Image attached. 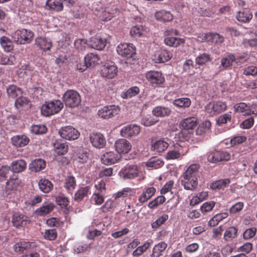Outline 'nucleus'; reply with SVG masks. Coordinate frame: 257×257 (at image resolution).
<instances>
[{
    "label": "nucleus",
    "mask_w": 257,
    "mask_h": 257,
    "mask_svg": "<svg viewBox=\"0 0 257 257\" xmlns=\"http://www.w3.org/2000/svg\"><path fill=\"white\" fill-rule=\"evenodd\" d=\"M89 139L92 146L96 148H102L106 144L104 137L100 133L91 134L90 135Z\"/></svg>",
    "instance_id": "aec40b11"
},
{
    "label": "nucleus",
    "mask_w": 257,
    "mask_h": 257,
    "mask_svg": "<svg viewBox=\"0 0 257 257\" xmlns=\"http://www.w3.org/2000/svg\"><path fill=\"white\" fill-rule=\"evenodd\" d=\"M156 191V189L154 187L145 188L141 195L138 198L139 202L141 205L146 203L152 197Z\"/></svg>",
    "instance_id": "5701e85b"
},
{
    "label": "nucleus",
    "mask_w": 257,
    "mask_h": 257,
    "mask_svg": "<svg viewBox=\"0 0 257 257\" xmlns=\"http://www.w3.org/2000/svg\"><path fill=\"white\" fill-rule=\"evenodd\" d=\"M146 79L153 86H157L163 84L165 81V78L162 73L158 71H150L146 74Z\"/></svg>",
    "instance_id": "f8f14e48"
},
{
    "label": "nucleus",
    "mask_w": 257,
    "mask_h": 257,
    "mask_svg": "<svg viewBox=\"0 0 257 257\" xmlns=\"http://www.w3.org/2000/svg\"><path fill=\"white\" fill-rule=\"evenodd\" d=\"M169 216L167 214H163L160 216L156 221H154L152 224V228L156 229L160 227L162 224L168 219Z\"/></svg>",
    "instance_id": "bf43d9fd"
},
{
    "label": "nucleus",
    "mask_w": 257,
    "mask_h": 257,
    "mask_svg": "<svg viewBox=\"0 0 257 257\" xmlns=\"http://www.w3.org/2000/svg\"><path fill=\"white\" fill-rule=\"evenodd\" d=\"M11 142L16 147H23L28 144L30 139L25 135H16L11 138Z\"/></svg>",
    "instance_id": "393cba45"
},
{
    "label": "nucleus",
    "mask_w": 257,
    "mask_h": 257,
    "mask_svg": "<svg viewBox=\"0 0 257 257\" xmlns=\"http://www.w3.org/2000/svg\"><path fill=\"white\" fill-rule=\"evenodd\" d=\"M181 184L185 190L194 191L198 186V178L182 177Z\"/></svg>",
    "instance_id": "4be33fe9"
},
{
    "label": "nucleus",
    "mask_w": 257,
    "mask_h": 257,
    "mask_svg": "<svg viewBox=\"0 0 257 257\" xmlns=\"http://www.w3.org/2000/svg\"><path fill=\"white\" fill-rule=\"evenodd\" d=\"M140 91L139 87L137 86L131 87L128 89L126 91L121 93V97L123 98H131L138 94Z\"/></svg>",
    "instance_id": "680f3d73"
},
{
    "label": "nucleus",
    "mask_w": 257,
    "mask_h": 257,
    "mask_svg": "<svg viewBox=\"0 0 257 257\" xmlns=\"http://www.w3.org/2000/svg\"><path fill=\"white\" fill-rule=\"evenodd\" d=\"M12 37L17 44H24L32 41L33 33L26 29L18 30L12 34Z\"/></svg>",
    "instance_id": "39448f33"
},
{
    "label": "nucleus",
    "mask_w": 257,
    "mask_h": 257,
    "mask_svg": "<svg viewBox=\"0 0 257 257\" xmlns=\"http://www.w3.org/2000/svg\"><path fill=\"white\" fill-rule=\"evenodd\" d=\"M188 151V148L187 146L176 143L170 148L166 155V159L175 160L181 158L187 153Z\"/></svg>",
    "instance_id": "20e7f679"
},
{
    "label": "nucleus",
    "mask_w": 257,
    "mask_h": 257,
    "mask_svg": "<svg viewBox=\"0 0 257 257\" xmlns=\"http://www.w3.org/2000/svg\"><path fill=\"white\" fill-rule=\"evenodd\" d=\"M62 98L65 105L70 108L78 106L81 102L79 94L74 90H67L64 93Z\"/></svg>",
    "instance_id": "7ed1b4c3"
},
{
    "label": "nucleus",
    "mask_w": 257,
    "mask_h": 257,
    "mask_svg": "<svg viewBox=\"0 0 257 257\" xmlns=\"http://www.w3.org/2000/svg\"><path fill=\"white\" fill-rule=\"evenodd\" d=\"M155 17L157 20L164 22H170L173 19V16L171 12L165 10L156 12Z\"/></svg>",
    "instance_id": "7c9ffc66"
},
{
    "label": "nucleus",
    "mask_w": 257,
    "mask_h": 257,
    "mask_svg": "<svg viewBox=\"0 0 257 257\" xmlns=\"http://www.w3.org/2000/svg\"><path fill=\"white\" fill-rule=\"evenodd\" d=\"M117 73V68L112 63L104 64L101 69L102 76L108 79L114 78Z\"/></svg>",
    "instance_id": "a211bd4d"
},
{
    "label": "nucleus",
    "mask_w": 257,
    "mask_h": 257,
    "mask_svg": "<svg viewBox=\"0 0 257 257\" xmlns=\"http://www.w3.org/2000/svg\"><path fill=\"white\" fill-rule=\"evenodd\" d=\"M116 51L119 55L131 58L136 53V48L132 44L121 43L117 46Z\"/></svg>",
    "instance_id": "ddd939ff"
},
{
    "label": "nucleus",
    "mask_w": 257,
    "mask_h": 257,
    "mask_svg": "<svg viewBox=\"0 0 257 257\" xmlns=\"http://www.w3.org/2000/svg\"><path fill=\"white\" fill-rule=\"evenodd\" d=\"M172 58L171 54L166 50H163L158 54L157 62L164 63Z\"/></svg>",
    "instance_id": "864d4df0"
},
{
    "label": "nucleus",
    "mask_w": 257,
    "mask_h": 257,
    "mask_svg": "<svg viewBox=\"0 0 257 257\" xmlns=\"http://www.w3.org/2000/svg\"><path fill=\"white\" fill-rule=\"evenodd\" d=\"M7 92L9 97L15 98L22 93V89L15 85H10L7 88Z\"/></svg>",
    "instance_id": "09e8293b"
},
{
    "label": "nucleus",
    "mask_w": 257,
    "mask_h": 257,
    "mask_svg": "<svg viewBox=\"0 0 257 257\" xmlns=\"http://www.w3.org/2000/svg\"><path fill=\"white\" fill-rule=\"evenodd\" d=\"M226 109V104L221 101L210 102L205 106L206 112L211 116L218 115Z\"/></svg>",
    "instance_id": "0eeeda50"
},
{
    "label": "nucleus",
    "mask_w": 257,
    "mask_h": 257,
    "mask_svg": "<svg viewBox=\"0 0 257 257\" xmlns=\"http://www.w3.org/2000/svg\"><path fill=\"white\" fill-rule=\"evenodd\" d=\"M76 186V181L73 176H69L65 180L64 187L68 193L72 194Z\"/></svg>",
    "instance_id": "58836bf2"
},
{
    "label": "nucleus",
    "mask_w": 257,
    "mask_h": 257,
    "mask_svg": "<svg viewBox=\"0 0 257 257\" xmlns=\"http://www.w3.org/2000/svg\"><path fill=\"white\" fill-rule=\"evenodd\" d=\"M106 44V39L97 35L92 37L89 42V45L91 48L98 50L104 49Z\"/></svg>",
    "instance_id": "412c9836"
},
{
    "label": "nucleus",
    "mask_w": 257,
    "mask_h": 257,
    "mask_svg": "<svg viewBox=\"0 0 257 257\" xmlns=\"http://www.w3.org/2000/svg\"><path fill=\"white\" fill-rule=\"evenodd\" d=\"M21 184V180L18 178L17 175L14 174L6 182L5 191L6 193L9 194L12 191L16 190Z\"/></svg>",
    "instance_id": "f3484780"
},
{
    "label": "nucleus",
    "mask_w": 257,
    "mask_h": 257,
    "mask_svg": "<svg viewBox=\"0 0 257 257\" xmlns=\"http://www.w3.org/2000/svg\"><path fill=\"white\" fill-rule=\"evenodd\" d=\"M15 57L14 56H10L0 54V64L1 65H12L14 64Z\"/></svg>",
    "instance_id": "0e129e2a"
},
{
    "label": "nucleus",
    "mask_w": 257,
    "mask_h": 257,
    "mask_svg": "<svg viewBox=\"0 0 257 257\" xmlns=\"http://www.w3.org/2000/svg\"><path fill=\"white\" fill-rule=\"evenodd\" d=\"M237 229L234 227H230L227 228L224 234V239L227 241H231L236 237Z\"/></svg>",
    "instance_id": "3c124183"
},
{
    "label": "nucleus",
    "mask_w": 257,
    "mask_h": 257,
    "mask_svg": "<svg viewBox=\"0 0 257 257\" xmlns=\"http://www.w3.org/2000/svg\"><path fill=\"white\" fill-rule=\"evenodd\" d=\"M236 60L235 55L232 53H227V55L223 57L220 61V65L225 69L231 67Z\"/></svg>",
    "instance_id": "72a5a7b5"
},
{
    "label": "nucleus",
    "mask_w": 257,
    "mask_h": 257,
    "mask_svg": "<svg viewBox=\"0 0 257 257\" xmlns=\"http://www.w3.org/2000/svg\"><path fill=\"white\" fill-rule=\"evenodd\" d=\"M165 201L166 198L164 196H159L152 201H150L148 204V207L150 209L156 208L160 205L163 204Z\"/></svg>",
    "instance_id": "6e6d98bb"
},
{
    "label": "nucleus",
    "mask_w": 257,
    "mask_h": 257,
    "mask_svg": "<svg viewBox=\"0 0 257 257\" xmlns=\"http://www.w3.org/2000/svg\"><path fill=\"white\" fill-rule=\"evenodd\" d=\"M150 243L145 242L143 245L138 246L132 252V255L134 257L141 256L150 247Z\"/></svg>",
    "instance_id": "603ef678"
},
{
    "label": "nucleus",
    "mask_w": 257,
    "mask_h": 257,
    "mask_svg": "<svg viewBox=\"0 0 257 257\" xmlns=\"http://www.w3.org/2000/svg\"><path fill=\"white\" fill-rule=\"evenodd\" d=\"M230 183L229 179H220L212 182L210 187L213 190L224 189Z\"/></svg>",
    "instance_id": "a19ab883"
},
{
    "label": "nucleus",
    "mask_w": 257,
    "mask_h": 257,
    "mask_svg": "<svg viewBox=\"0 0 257 257\" xmlns=\"http://www.w3.org/2000/svg\"><path fill=\"white\" fill-rule=\"evenodd\" d=\"M211 60L210 55L205 53L200 54L195 58V62L199 65L205 64Z\"/></svg>",
    "instance_id": "4d7b16f0"
},
{
    "label": "nucleus",
    "mask_w": 257,
    "mask_h": 257,
    "mask_svg": "<svg viewBox=\"0 0 257 257\" xmlns=\"http://www.w3.org/2000/svg\"><path fill=\"white\" fill-rule=\"evenodd\" d=\"M216 202L213 201L206 202L201 205L200 210L202 213H207L212 210Z\"/></svg>",
    "instance_id": "338daca9"
},
{
    "label": "nucleus",
    "mask_w": 257,
    "mask_h": 257,
    "mask_svg": "<svg viewBox=\"0 0 257 257\" xmlns=\"http://www.w3.org/2000/svg\"><path fill=\"white\" fill-rule=\"evenodd\" d=\"M252 15L247 10H243L239 11L236 15V18L238 21L246 23H248L252 19Z\"/></svg>",
    "instance_id": "ea45409f"
},
{
    "label": "nucleus",
    "mask_w": 257,
    "mask_h": 257,
    "mask_svg": "<svg viewBox=\"0 0 257 257\" xmlns=\"http://www.w3.org/2000/svg\"><path fill=\"white\" fill-rule=\"evenodd\" d=\"M191 104V101L190 98L187 97H182L175 99L173 101V104L181 109H185L190 107Z\"/></svg>",
    "instance_id": "4c0bfd02"
},
{
    "label": "nucleus",
    "mask_w": 257,
    "mask_h": 257,
    "mask_svg": "<svg viewBox=\"0 0 257 257\" xmlns=\"http://www.w3.org/2000/svg\"><path fill=\"white\" fill-rule=\"evenodd\" d=\"M179 33L178 30L174 29L166 30L164 32L165 38L164 40V43L169 46L177 47L182 44L185 43V40L183 38H180L174 37V36H178Z\"/></svg>",
    "instance_id": "f03ea898"
},
{
    "label": "nucleus",
    "mask_w": 257,
    "mask_h": 257,
    "mask_svg": "<svg viewBox=\"0 0 257 257\" xmlns=\"http://www.w3.org/2000/svg\"><path fill=\"white\" fill-rule=\"evenodd\" d=\"M118 12L115 6H109L106 7L102 13V19L104 21L111 20Z\"/></svg>",
    "instance_id": "473e14b6"
},
{
    "label": "nucleus",
    "mask_w": 257,
    "mask_h": 257,
    "mask_svg": "<svg viewBox=\"0 0 257 257\" xmlns=\"http://www.w3.org/2000/svg\"><path fill=\"white\" fill-rule=\"evenodd\" d=\"M172 110L170 108L161 106H156L152 110L154 115L160 117L169 116Z\"/></svg>",
    "instance_id": "c85d7f7f"
},
{
    "label": "nucleus",
    "mask_w": 257,
    "mask_h": 257,
    "mask_svg": "<svg viewBox=\"0 0 257 257\" xmlns=\"http://www.w3.org/2000/svg\"><path fill=\"white\" fill-rule=\"evenodd\" d=\"M133 193V190L132 188L126 187L122 189L120 191L118 192L117 193L113 195L115 200L119 198L126 197L128 196H131Z\"/></svg>",
    "instance_id": "e2e57ef3"
},
{
    "label": "nucleus",
    "mask_w": 257,
    "mask_h": 257,
    "mask_svg": "<svg viewBox=\"0 0 257 257\" xmlns=\"http://www.w3.org/2000/svg\"><path fill=\"white\" fill-rule=\"evenodd\" d=\"M230 154L226 151H215L210 152L207 155V160L211 163L227 161L230 159Z\"/></svg>",
    "instance_id": "1a4fd4ad"
},
{
    "label": "nucleus",
    "mask_w": 257,
    "mask_h": 257,
    "mask_svg": "<svg viewBox=\"0 0 257 257\" xmlns=\"http://www.w3.org/2000/svg\"><path fill=\"white\" fill-rule=\"evenodd\" d=\"M84 60L89 68H92L99 64L100 57L98 55L91 53L84 57Z\"/></svg>",
    "instance_id": "f704fd0d"
},
{
    "label": "nucleus",
    "mask_w": 257,
    "mask_h": 257,
    "mask_svg": "<svg viewBox=\"0 0 257 257\" xmlns=\"http://www.w3.org/2000/svg\"><path fill=\"white\" fill-rule=\"evenodd\" d=\"M46 167V162L41 159H35L29 166V169L31 172H37Z\"/></svg>",
    "instance_id": "c756f323"
},
{
    "label": "nucleus",
    "mask_w": 257,
    "mask_h": 257,
    "mask_svg": "<svg viewBox=\"0 0 257 257\" xmlns=\"http://www.w3.org/2000/svg\"><path fill=\"white\" fill-rule=\"evenodd\" d=\"M32 133L35 135H41L46 133L47 128L45 125L36 124L31 126Z\"/></svg>",
    "instance_id": "69168bd1"
},
{
    "label": "nucleus",
    "mask_w": 257,
    "mask_h": 257,
    "mask_svg": "<svg viewBox=\"0 0 257 257\" xmlns=\"http://www.w3.org/2000/svg\"><path fill=\"white\" fill-rule=\"evenodd\" d=\"M55 201L57 204L62 208L67 207L69 205L68 198L63 195H59L55 198Z\"/></svg>",
    "instance_id": "774afa93"
},
{
    "label": "nucleus",
    "mask_w": 257,
    "mask_h": 257,
    "mask_svg": "<svg viewBox=\"0 0 257 257\" xmlns=\"http://www.w3.org/2000/svg\"><path fill=\"white\" fill-rule=\"evenodd\" d=\"M211 122L209 121H203L196 130L197 135H202L207 132L211 127Z\"/></svg>",
    "instance_id": "052dcab7"
},
{
    "label": "nucleus",
    "mask_w": 257,
    "mask_h": 257,
    "mask_svg": "<svg viewBox=\"0 0 257 257\" xmlns=\"http://www.w3.org/2000/svg\"><path fill=\"white\" fill-rule=\"evenodd\" d=\"M169 146L168 143L164 140H159L156 141L153 145L154 150L158 152H162L166 150Z\"/></svg>",
    "instance_id": "8fccbe9b"
},
{
    "label": "nucleus",
    "mask_w": 257,
    "mask_h": 257,
    "mask_svg": "<svg viewBox=\"0 0 257 257\" xmlns=\"http://www.w3.org/2000/svg\"><path fill=\"white\" fill-rule=\"evenodd\" d=\"M180 125L183 130L180 133L179 137L187 141L189 139V136L187 134V131L193 130L196 126L197 119L195 117H189L183 119L180 122Z\"/></svg>",
    "instance_id": "423d86ee"
},
{
    "label": "nucleus",
    "mask_w": 257,
    "mask_h": 257,
    "mask_svg": "<svg viewBox=\"0 0 257 257\" xmlns=\"http://www.w3.org/2000/svg\"><path fill=\"white\" fill-rule=\"evenodd\" d=\"M46 9L56 12H60L63 9L62 0H47L46 5Z\"/></svg>",
    "instance_id": "2f4dec72"
},
{
    "label": "nucleus",
    "mask_w": 257,
    "mask_h": 257,
    "mask_svg": "<svg viewBox=\"0 0 257 257\" xmlns=\"http://www.w3.org/2000/svg\"><path fill=\"white\" fill-rule=\"evenodd\" d=\"M12 222L14 226L21 228L25 227L30 222V220L27 216L15 213L12 216Z\"/></svg>",
    "instance_id": "4468645a"
},
{
    "label": "nucleus",
    "mask_w": 257,
    "mask_h": 257,
    "mask_svg": "<svg viewBox=\"0 0 257 257\" xmlns=\"http://www.w3.org/2000/svg\"><path fill=\"white\" fill-rule=\"evenodd\" d=\"M115 148L116 152L120 154H126L132 149L131 144L124 139H118L115 143Z\"/></svg>",
    "instance_id": "dca6fc26"
},
{
    "label": "nucleus",
    "mask_w": 257,
    "mask_h": 257,
    "mask_svg": "<svg viewBox=\"0 0 257 257\" xmlns=\"http://www.w3.org/2000/svg\"><path fill=\"white\" fill-rule=\"evenodd\" d=\"M120 158L117 152L109 151L104 153L101 158V162L105 165H109L116 163Z\"/></svg>",
    "instance_id": "6ab92c4d"
},
{
    "label": "nucleus",
    "mask_w": 257,
    "mask_h": 257,
    "mask_svg": "<svg viewBox=\"0 0 257 257\" xmlns=\"http://www.w3.org/2000/svg\"><path fill=\"white\" fill-rule=\"evenodd\" d=\"M139 170L136 165H126L122 168L119 174L124 179H133L139 175Z\"/></svg>",
    "instance_id": "9b49d317"
},
{
    "label": "nucleus",
    "mask_w": 257,
    "mask_h": 257,
    "mask_svg": "<svg viewBox=\"0 0 257 257\" xmlns=\"http://www.w3.org/2000/svg\"><path fill=\"white\" fill-rule=\"evenodd\" d=\"M228 216L227 212H221L214 215L208 222V225L210 226H215L223 219Z\"/></svg>",
    "instance_id": "49530a36"
},
{
    "label": "nucleus",
    "mask_w": 257,
    "mask_h": 257,
    "mask_svg": "<svg viewBox=\"0 0 257 257\" xmlns=\"http://www.w3.org/2000/svg\"><path fill=\"white\" fill-rule=\"evenodd\" d=\"M53 147L56 154L58 155H63L68 152V145L65 143H61L58 141L55 142L53 144Z\"/></svg>",
    "instance_id": "c03bdc74"
},
{
    "label": "nucleus",
    "mask_w": 257,
    "mask_h": 257,
    "mask_svg": "<svg viewBox=\"0 0 257 257\" xmlns=\"http://www.w3.org/2000/svg\"><path fill=\"white\" fill-rule=\"evenodd\" d=\"M55 208L52 203H43V205L36 210V213L39 216H45L50 213Z\"/></svg>",
    "instance_id": "e433bc0d"
},
{
    "label": "nucleus",
    "mask_w": 257,
    "mask_h": 257,
    "mask_svg": "<svg viewBox=\"0 0 257 257\" xmlns=\"http://www.w3.org/2000/svg\"><path fill=\"white\" fill-rule=\"evenodd\" d=\"M199 168V164L191 165L183 173L182 177L198 178Z\"/></svg>",
    "instance_id": "bb28decb"
},
{
    "label": "nucleus",
    "mask_w": 257,
    "mask_h": 257,
    "mask_svg": "<svg viewBox=\"0 0 257 257\" xmlns=\"http://www.w3.org/2000/svg\"><path fill=\"white\" fill-rule=\"evenodd\" d=\"M141 128L137 124H130L123 127L120 131V135L124 138L136 136L140 133Z\"/></svg>",
    "instance_id": "2eb2a0df"
},
{
    "label": "nucleus",
    "mask_w": 257,
    "mask_h": 257,
    "mask_svg": "<svg viewBox=\"0 0 257 257\" xmlns=\"http://www.w3.org/2000/svg\"><path fill=\"white\" fill-rule=\"evenodd\" d=\"M27 167V163L23 160H18L13 161L9 167L10 170L14 173H21L23 172Z\"/></svg>",
    "instance_id": "a878e982"
},
{
    "label": "nucleus",
    "mask_w": 257,
    "mask_h": 257,
    "mask_svg": "<svg viewBox=\"0 0 257 257\" xmlns=\"http://www.w3.org/2000/svg\"><path fill=\"white\" fill-rule=\"evenodd\" d=\"M90 189L91 186L89 185L85 187H80L74 194V201L78 202L81 201L88 194L91 193Z\"/></svg>",
    "instance_id": "b1692460"
},
{
    "label": "nucleus",
    "mask_w": 257,
    "mask_h": 257,
    "mask_svg": "<svg viewBox=\"0 0 257 257\" xmlns=\"http://www.w3.org/2000/svg\"><path fill=\"white\" fill-rule=\"evenodd\" d=\"M117 203L115 200L109 199L100 208L102 212H107L116 207Z\"/></svg>",
    "instance_id": "5fc2aeb1"
},
{
    "label": "nucleus",
    "mask_w": 257,
    "mask_h": 257,
    "mask_svg": "<svg viewBox=\"0 0 257 257\" xmlns=\"http://www.w3.org/2000/svg\"><path fill=\"white\" fill-rule=\"evenodd\" d=\"M38 185L40 190L45 193H49L53 188V185L52 182L46 179L40 180Z\"/></svg>",
    "instance_id": "37998d69"
},
{
    "label": "nucleus",
    "mask_w": 257,
    "mask_h": 257,
    "mask_svg": "<svg viewBox=\"0 0 257 257\" xmlns=\"http://www.w3.org/2000/svg\"><path fill=\"white\" fill-rule=\"evenodd\" d=\"M167 246V244L164 241L159 242L154 246L151 257H160L163 255Z\"/></svg>",
    "instance_id": "cd10ccee"
},
{
    "label": "nucleus",
    "mask_w": 257,
    "mask_h": 257,
    "mask_svg": "<svg viewBox=\"0 0 257 257\" xmlns=\"http://www.w3.org/2000/svg\"><path fill=\"white\" fill-rule=\"evenodd\" d=\"M63 103L59 99L46 102L41 108L42 114L44 116H49L59 112L63 108Z\"/></svg>",
    "instance_id": "f257e3e1"
},
{
    "label": "nucleus",
    "mask_w": 257,
    "mask_h": 257,
    "mask_svg": "<svg viewBox=\"0 0 257 257\" xmlns=\"http://www.w3.org/2000/svg\"><path fill=\"white\" fill-rule=\"evenodd\" d=\"M163 165L164 162L156 157L150 159L146 163V166L148 167L154 168L155 169H158L163 166Z\"/></svg>",
    "instance_id": "13d9d810"
},
{
    "label": "nucleus",
    "mask_w": 257,
    "mask_h": 257,
    "mask_svg": "<svg viewBox=\"0 0 257 257\" xmlns=\"http://www.w3.org/2000/svg\"><path fill=\"white\" fill-rule=\"evenodd\" d=\"M0 44L5 51L9 52L13 50L12 41L7 37L3 36L0 38Z\"/></svg>",
    "instance_id": "de8ad7c7"
},
{
    "label": "nucleus",
    "mask_w": 257,
    "mask_h": 257,
    "mask_svg": "<svg viewBox=\"0 0 257 257\" xmlns=\"http://www.w3.org/2000/svg\"><path fill=\"white\" fill-rule=\"evenodd\" d=\"M31 246V243L29 241H21L16 243L13 246L14 250L18 254H21Z\"/></svg>",
    "instance_id": "79ce46f5"
},
{
    "label": "nucleus",
    "mask_w": 257,
    "mask_h": 257,
    "mask_svg": "<svg viewBox=\"0 0 257 257\" xmlns=\"http://www.w3.org/2000/svg\"><path fill=\"white\" fill-rule=\"evenodd\" d=\"M36 44L41 49L47 51L52 47L51 42L45 38H38L36 39Z\"/></svg>",
    "instance_id": "a18cd8bd"
},
{
    "label": "nucleus",
    "mask_w": 257,
    "mask_h": 257,
    "mask_svg": "<svg viewBox=\"0 0 257 257\" xmlns=\"http://www.w3.org/2000/svg\"><path fill=\"white\" fill-rule=\"evenodd\" d=\"M120 108L118 106L115 105H107L100 108L97 112V114L100 118L103 119L111 118L119 113Z\"/></svg>",
    "instance_id": "6e6552de"
},
{
    "label": "nucleus",
    "mask_w": 257,
    "mask_h": 257,
    "mask_svg": "<svg viewBox=\"0 0 257 257\" xmlns=\"http://www.w3.org/2000/svg\"><path fill=\"white\" fill-rule=\"evenodd\" d=\"M60 136L67 140L71 141L78 139L80 136L79 132L72 126H66L59 130Z\"/></svg>",
    "instance_id": "9d476101"
},
{
    "label": "nucleus",
    "mask_w": 257,
    "mask_h": 257,
    "mask_svg": "<svg viewBox=\"0 0 257 257\" xmlns=\"http://www.w3.org/2000/svg\"><path fill=\"white\" fill-rule=\"evenodd\" d=\"M233 107L236 112L241 113L244 115H249L253 113V111L250 110V106L244 102L236 103Z\"/></svg>",
    "instance_id": "c9c22d12"
}]
</instances>
